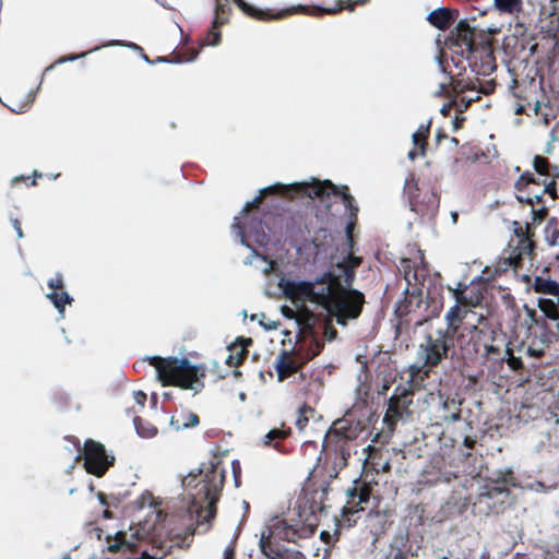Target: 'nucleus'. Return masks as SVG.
<instances>
[{
	"label": "nucleus",
	"mask_w": 559,
	"mask_h": 559,
	"mask_svg": "<svg viewBox=\"0 0 559 559\" xmlns=\"http://www.w3.org/2000/svg\"><path fill=\"white\" fill-rule=\"evenodd\" d=\"M277 286L292 300L310 301L325 307L341 325L358 318L365 304V297L359 290L336 287L326 273L314 281L297 282L281 276Z\"/></svg>",
	"instance_id": "1"
},
{
	"label": "nucleus",
	"mask_w": 559,
	"mask_h": 559,
	"mask_svg": "<svg viewBox=\"0 0 559 559\" xmlns=\"http://www.w3.org/2000/svg\"><path fill=\"white\" fill-rule=\"evenodd\" d=\"M224 479V468L211 463L200 467L197 473L190 472L181 480L186 497L191 500L189 514L195 522L194 531L198 533H205L211 527Z\"/></svg>",
	"instance_id": "2"
},
{
	"label": "nucleus",
	"mask_w": 559,
	"mask_h": 559,
	"mask_svg": "<svg viewBox=\"0 0 559 559\" xmlns=\"http://www.w3.org/2000/svg\"><path fill=\"white\" fill-rule=\"evenodd\" d=\"M284 193L293 198L296 194L306 195L310 199H319L326 207H330V203L326 201L331 194H341L342 201L346 207L352 206L353 198L347 192H341L340 189L334 186L330 180H318L312 178L310 181H294L292 183L283 185L280 182L270 185L261 189L260 194L248 201L240 214L246 215L251 209L258 207L261 203L265 193Z\"/></svg>",
	"instance_id": "3"
},
{
	"label": "nucleus",
	"mask_w": 559,
	"mask_h": 559,
	"mask_svg": "<svg viewBox=\"0 0 559 559\" xmlns=\"http://www.w3.org/2000/svg\"><path fill=\"white\" fill-rule=\"evenodd\" d=\"M147 360L155 367L156 377L163 386L175 385L195 393L204 386L200 379L204 376L203 372L188 358L150 356Z\"/></svg>",
	"instance_id": "4"
},
{
	"label": "nucleus",
	"mask_w": 559,
	"mask_h": 559,
	"mask_svg": "<svg viewBox=\"0 0 559 559\" xmlns=\"http://www.w3.org/2000/svg\"><path fill=\"white\" fill-rule=\"evenodd\" d=\"M452 345L453 337L445 335V333L442 332V328L429 331L417 349L418 359L421 361L417 370L426 366H437L447 357L448 350Z\"/></svg>",
	"instance_id": "5"
},
{
	"label": "nucleus",
	"mask_w": 559,
	"mask_h": 559,
	"mask_svg": "<svg viewBox=\"0 0 559 559\" xmlns=\"http://www.w3.org/2000/svg\"><path fill=\"white\" fill-rule=\"evenodd\" d=\"M84 467L88 474L100 477L112 465L115 457L106 453L105 447L94 440H86L83 449Z\"/></svg>",
	"instance_id": "6"
},
{
	"label": "nucleus",
	"mask_w": 559,
	"mask_h": 559,
	"mask_svg": "<svg viewBox=\"0 0 559 559\" xmlns=\"http://www.w3.org/2000/svg\"><path fill=\"white\" fill-rule=\"evenodd\" d=\"M413 390L412 385H397L388 401V408L384 415V423L394 425L397 420L411 414L409 406L412 401Z\"/></svg>",
	"instance_id": "7"
},
{
	"label": "nucleus",
	"mask_w": 559,
	"mask_h": 559,
	"mask_svg": "<svg viewBox=\"0 0 559 559\" xmlns=\"http://www.w3.org/2000/svg\"><path fill=\"white\" fill-rule=\"evenodd\" d=\"M550 344L551 337L548 326L543 328L542 325H538L534 328V330L525 331V335L520 343L519 350L530 357L539 358L544 356Z\"/></svg>",
	"instance_id": "8"
},
{
	"label": "nucleus",
	"mask_w": 559,
	"mask_h": 559,
	"mask_svg": "<svg viewBox=\"0 0 559 559\" xmlns=\"http://www.w3.org/2000/svg\"><path fill=\"white\" fill-rule=\"evenodd\" d=\"M360 258L349 252L342 261L336 262L326 274L336 287L349 288L355 280V269L360 264Z\"/></svg>",
	"instance_id": "9"
},
{
	"label": "nucleus",
	"mask_w": 559,
	"mask_h": 559,
	"mask_svg": "<svg viewBox=\"0 0 559 559\" xmlns=\"http://www.w3.org/2000/svg\"><path fill=\"white\" fill-rule=\"evenodd\" d=\"M475 28L466 20H461L455 26L456 45L465 47L467 52L475 51Z\"/></svg>",
	"instance_id": "10"
},
{
	"label": "nucleus",
	"mask_w": 559,
	"mask_h": 559,
	"mask_svg": "<svg viewBox=\"0 0 559 559\" xmlns=\"http://www.w3.org/2000/svg\"><path fill=\"white\" fill-rule=\"evenodd\" d=\"M274 368L277 373L278 381H284L288 376L298 370L297 362L288 355L287 352L283 350L276 358Z\"/></svg>",
	"instance_id": "11"
},
{
	"label": "nucleus",
	"mask_w": 559,
	"mask_h": 559,
	"mask_svg": "<svg viewBox=\"0 0 559 559\" xmlns=\"http://www.w3.org/2000/svg\"><path fill=\"white\" fill-rule=\"evenodd\" d=\"M169 424L177 431L185 430L198 426L199 417L192 412L182 409L170 417Z\"/></svg>",
	"instance_id": "12"
},
{
	"label": "nucleus",
	"mask_w": 559,
	"mask_h": 559,
	"mask_svg": "<svg viewBox=\"0 0 559 559\" xmlns=\"http://www.w3.org/2000/svg\"><path fill=\"white\" fill-rule=\"evenodd\" d=\"M427 21L439 29H445L453 21V12L444 7H439L427 15Z\"/></svg>",
	"instance_id": "13"
},
{
	"label": "nucleus",
	"mask_w": 559,
	"mask_h": 559,
	"mask_svg": "<svg viewBox=\"0 0 559 559\" xmlns=\"http://www.w3.org/2000/svg\"><path fill=\"white\" fill-rule=\"evenodd\" d=\"M460 305L455 301V305L452 306L445 313L444 320L447 323V328H442V332L445 333V335H449L454 338L455 333L457 332L460 324L463 320V317L461 316V309Z\"/></svg>",
	"instance_id": "14"
},
{
	"label": "nucleus",
	"mask_w": 559,
	"mask_h": 559,
	"mask_svg": "<svg viewBox=\"0 0 559 559\" xmlns=\"http://www.w3.org/2000/svg\"><path fill=\"white\" fill-rule=\"evenodd\" d=\"M332 433L338 438L337 441H348L356 437V429H352L345 419H338L333 423L332 428L325 435L324 443Z\"/></svg>",
	"instance_id": "15"
},
{
	"label": "nucleus",
	"mask_w": 559,
	"mask_h": 559,
	"mask_svg": "<svg viewBox=\"0 0 559 559\" xmlns=\"http://www.w3.org/2000/svg\"><path fill=\"white\" fill-rule=\"evenodd\" d=\"M245 264H254V266L265 275L273 272L276 265L273 260H269L265 255L258 254L255 250H252L251 254L245 260Z\"/></svg>",
	"instance_id": "16"
},
{
	"label": "nucleus",
	"mask_w": 559,
	"mask_h": 559,
	"mask_svg": "<svg viewBox=\"0 0 559 559\" xmlns=\"http://www.w3.org/2000/svg\"><path fill=\"white\" fill-rule=\"evenodd\" d=\"M453 297L457 304L463 306H476L479 302V296H471L467 294V285L457 282L455 287L451 289Z\"/></svg>",
	"instance_id": "17"
},
{
	"label": "nucleus",
	"mask_w": 559,
	"mask_h": 559,
	"mask_svg": "<svg viewBox=\"0 0 559 559\" xmlns=\"http://www.w3.org/2000/svg\"><path fill=\"white\" fill-rule=\"evenodd\" d=\"M46 297L52 302L57 309L59 319L64 318V307L73 301V298L67 292H55L50 290L46 294Z\"/></svg>",
	"instance_id": "18"
},
{
	"label": "nucleus",
	"mask_w": 559,
	"mask_h": 559,
	"mask_svg": "<svg viewBox=\"0 0 559 559\" xmlns=\"http://www.w3.org/2000/svg\"><path fill=\"white\" fill-rule=\"evenodd\" d=\"M534 289L536 293L559 296V284L547 277L536 276L534 280Z\"/></svg>",
	"instance_id": "19"
},
{
	"label": "nucleus",
	"mask_w": 559,
	"mask_h": 559,
	"mask_svg": "<svg viewBox=\"0 0 559 559\" xmlns=\"http://www.w3.org/2000/svg\"><path fill=\"white\" fill-rule=\"evenodd\" d=\"M523 310L525 312V319L522 323V326L525 328V331L534 330V328L538 325H542L543 328L548 326L546 318L543 316H538L535 309L524 304Z\"/></svg>",
	"instance_id": "20"
},
{
	"label": "nucleus",
	"mask_w": 559,
	"mask_h": 559,
	"mask_svg": "<svg viewBox=\"0 0 559 559\" xmlns=\"http://www.w3.org/2000/svg\"><path fill=\"white\" fill-rule=\"evenodd\" d=\"M369 0H338V4L334 8H317V11L319 13H328V14H335L340 12L343 8L348 9L349 11H354V7L357 4H365Z\"/></svg>",
	"instance_id": "21"
},
{
	"label": "nucleus",
	"mask_w": 559,
	"mask_h": 559,
	"mask_svg": "<svg viewBox=\"0 0 559 559\" xmlns=\"http://www.w3.org/2000/svg\"><path fill=\"white\" fill-rule=\"evenodd\" d=\"M249 235L252 236L254 241L260 246H265L269 242V235L264 231L260 221L251 219Z\"/></svg>",
	"instance_id": "22"
},
{
	"label": "nucleus",
	"mask_w": 559,
	"mask_h": 559,
	"mask_svg": "<svg viewBox=\"0 0 559 559\" xmlns=\"http://www.w3.org/2000/svg\"><path fill=\"white\" fill-rule=\"evenodd\" d=\"M133 425L136 433L142 438H152L157 433V429L152 424L140 417H134Z\"/></svg>",
	"instance_id": "23"
},
{
	"label": "nucleus",
	"mask_w": 559,
	"mask_h": 559,
	"mask_svg": "<svg viewBox=\"0 0 559 559\" xmlns=\"http://www.w3.org/2000/svg\"><path fill=\"white\" fill-rule=\"evenodd\" d=\"M304 336L310 337V345L311 347L313 346V348H311V354H308L307 358H312L313 356L320 353V350L323 347V344L319 342V340L317 338V332L309 324H306L304 326Z\"/></svg>",
	"instance_id": "24"
},
{
	"label": "nucleus",
	"mask_w": 559,
	"mask_h": 559,
	"mask_svg": "<svg viewBox=\"0 0 559 559\" xmlns=\"http://www.w3.org/2000/svg\"><path fill=\"white\" fill-rule=\"evenodd\" d=\"M559 229L557 228V221L549 219L545 227V240L546 242L555 247L558 245Z\"/></svg>",
	"instance_id": "25"
},
{
	"label": "nucleus",
	"mask_w": 559,
	"mask_h": 559,
	"mask_svg": "<svg viewBox=\"0 0 559 559\" xmlns=\"http://www.w3.org/2000/svg\"><path fill=\"white\" fill-rule=\"evenodd\" d=\"M435 60H436V62L438 63V67H439L440 72H441V73H443V74L445 75V81H443V82H441V83L439 84V87H438V90L436 91L435 95H436V96H443V95H448V93H449V91H448V84H449V82H451V81H452V76H451L449 73H447L445 68H444L443 62H442V58H441V56H437V57H435Z\"/></svg>",
	"instance_id": "26"
},
{
	"label": "nucleus",
	"mask_w": 559,
	"mask_h": 559,
	"mask_svg": "<svg viewBox=\"0 0 559 559\" xmlns=\"http://www.w3.org/2000/svg\"><path fill=\"white\" fill-rule=\"evenodd\" d=\"M115 46H120V47H126V48H129L133 51H139V52H142V48L136 45L135 43H132V41H123V40H118V39H112V40H109L103 45H99V46H96L92 49V51H98L103 48H106V47H115Z\"/></svg>",
	"instance_id": "27"
},
{
	"label": "nucleus",
	"mask_w": 559,
	"mask_h": 559,
	"mask_svg": "<svg viewBox=\"0 0 559 559\" xmlns=\"http://www.w3.org/2000/svg\"><path fill=\"white\" fill-rule=\"evenodd\" d=\"M231 231H233V237L235 240H239V242L242 246H245L247 248H251L250 243L247 241L246 233L243 231V228L239 223L238 216H236L234 218V223L231 225Z\"/></svg>",
	"instance_id": "28"
},
{
	"label": "nucleus",
	"mask_w": 559,
	"mask_h": 559,
	"mask_svg": "<svg viewBox=\"0 0 559 559\" xmlns=\"http://www.w3.org/2000/svg\"><path fill=\"white\" fill-rule=\"evenodd\" d=\"M92 49L88 50V51H85V52H82V53H78V55H68V56H63V57H60L59 59H57L52 64H50L49 67H47L44 71V74L47 73L48 71L52 70L55 68V66H58V64H62L64 62H72V61H75L78 59H82L84 57H86L87 55L92 53Z\"/></svg>",
	"instance_id": "29"
},
{
	"label": "nucleus",
	"mask_w": 559,
	"mask_h": 559,
	"mask_svg": "<svg viewBox=\"0 0 559 559\" xmlns=\"http://www.w3.org/2000/svg\"><path fill=\"white\" fill-rule=\"evenodd\" d=\"M527 489L534 492L548 493L557 489L556 484L547 485L539 480H534L527 484Z\"/></svg>",
	"instance_id": "30"
},
{
	"label": "nucleus",
	"mask_w": 559,
	"mask_h": 559,
	"mask_svg": "<svg viewBox=\"0 0 559 559\" xmlns=\"http://www.w3.org/2000/svg\"><path fill=\"white\" fill-rule=\"evenodd\" d=\"M338 442V451H340V457H337L335 465L338 466V468H342L346 466L347 459L350 456V449L347 447V441H337Z\"/></svg>",
	"instance_id": "31"
},
{
	"label": "nucleus",
	"mask_w": 559,
	"mask_h": 559,
	"mask_svg": "<svg viewBox=\"0 0 559 559\" xmlns=\"http://www.w3.org/2000/svg\"><path fill=\"white\" fill-rule=\"evenodd\" d=\"M495 5L499 11L512 13L514 12L519 7L521 1L520 0H493Z\"/></svg>",
	"instance_id": "32"
},
{
	"label": "nucleus",
	"mask_w": 559,
	"mask_h": 559,
	"mask_svg": "<svg viewBox=\"0 0 559 559\" xmlns=\"http://www.w3.org/2000/svg\"><path fill=\"white\" fill-rule=\"evenodd\" d=\"M461 430L463 433V445L467 449H472L476 442L475 439L469 436V432L472 430V423L468 420H464Z\"/></svg>",
	"instance_id": "33"
},
{
	"label": "nucleus",
	"mask_w": 559,
	"mask_h": 559,
	"mask_svg": "<svg viewBox=\"0 0 559 559\" xmlns=\"http://www.w3.org/2000/svg\"><path fill=\"white\" fill-rule=\"evenodd\" d=\"M287 435H288V432H286L284 430L273 428L263 437L262 442H263V444L267 445V444H271V442L274 439H284L287 437Z\"/></svg>",
	"instance_id": "34"
},
{
	"label": "nucleus",
	"mask_w": 559,
	"mask_h": 559,
	"mask_svg": "<svg viewBox=\"0 0 559 559\" xmlns=\"http://www.w3.org/2000/svg\"><path fill=\"white\" fill-rule=\"evenodd\" d=\"M533 167L539 175L548 174V163L547 159L542 156H535L533 159Z\"/></svg>",
	"instance_id": "35"
},
{
	"label": "nucleus",
	"mask_w": 559,
	"mask_h": 559,
	"mask_svg": "<svg viewBox=\"0 0 559 559\" xmlns=\"http://www.w3.org/2000/svg\"><path fill=\"white\" fill-rule=\"evenodd\" d=\"M47 285L51 290L55 292L62 289L64 286L62 274L57 272L51 278L48 280Z\"/></svg>",
	"instance_id": "36"
},
{
	"label": "nucleus",
	"mask_w": 559,
	"mask_h": 559,
	"mask_svg": "<svg viewBox=\"0 0 559 559\" xmlns=\"http://www.w3.org/2000/svg\"><path fill=\"white\" fill-rule=\"evenodd\" d=\"M535 179L531 174H523L520 176V178L515 181L514 186L518 191H522L527 185L535 183Z\"/></svg>",
	"instance_id": "37"
},
{
	"label": "nucleus",
	"mask_w": 559,
	"mask_h": 559,
	"mask_svg": "<svg viewBox=\"0 0 559 559\" xmlns=\"http://www.w3.org/2000/svg\"><path fill=\"white\" fill-rule=\"evenodd\" d=\"M543 199V193H534L533 195H527V197H524V195H521V194H518L516 195V200L520 202V203H526L531 206H533L535 203H539Z\"/></svg>",
	"instance_id": "38"
},
{
	"label": "nucleus",
	"mask_w": 559,
	"mask_h": 559,
	"mask_svg": "<svg viewBox=\"0 0 559 559\" xmlns=\"http://www.w3.org/2000/svg\"><path fill=\"white\" fill-rule=\"evenodd\" d=\"M506 354L508 355L507 357V362L508 365L513 369V370H518L520 368H522L523 364H522V360L520 357H515L511 349L510 348H507L506 349Z\"/></svg>",
	"instance_id": "39"
},
{
	"label": "nucleus",
	"mask_w": 559,
	"mask_h": 559,
	"mask_svg": "<svg viewBox=\"0 0 559 559\" xmlns=\"http://www.w3.org/2000/svg\"><path fill=\"white\" fill-rule=\"evenodd\" d=\"M259 546H260V549L261 551L270 559H274L275 558V552L273 551V549L267 545V542L264 539V535L261 536L260 540H259Z\"/></svg>",
	"instance_id": "40"
},
{
	"label": "nucleus",
	"mask_w": 559,
	"mask_h": 559,
	"mask_svg": "<svg viewBox=\"0 0 559 559\" xmlns=\"http://www.w3.org/2000/svg\"><path fill=\"white\" fill-rule=\"evenodd\" d=\"M319 328L322 330V334L328 341H332L336 337L337 332L333 326L322 323Z\"/></svg>",
	"instance_id": "41"
},
{
	"label": "nucleus",
	"mask_w": 559,
	"mask_h": 559,
	"mask_svg": "<svg viewBox=\"0 0 559 559\" xmlns=\"http://www.w3.org/2000/svg\"><path fill=\"white\" fill-rule=\"evenodd\" d=\"M245 356V350H240L236 355L229 354L228 357L226 358V364H228L229 366H237L241 362Z\"/></svg>",
	"instance_id": "42"
},
{
	"label": "nucleus",
	"mask_w": 559,
	"mask_h": 559,
	"mask_svg": "<svg viewBox=\"0 0 559 559\" xmlns=\"http://www.w3.org/2000/svg\"><path fill=\"white\" fill-rule=\"evenodd\" d=\"M514 233L518 236V238H520L521 242H527V247L530 249L533 248V243L528 240L527 233L521 226H518V228L514 229Z\"/></svg>",
	"instance_id": "43"
},
{
	"label": "nucleus",
	"mask_w": 559,
	"mask_h": 559,
	"mask_svg": "<svg viewBox=\"0 0 559 559\" xmlns=\"http://www.w3.org/2000/svg\"><path fill=\"white\" fill-rule=\"evenodd\" d=\"M546 212H547V210H546V207H544V206H543V207H540V209H538V210H534V209H533V210H532V218H533V222H534V223H540V222L544 219V217H545V215H546Z\"/></svg>",
	"instance_id": "44"
},
{
	"label": "nucleus",
	"mask_w": 559,
	"mask_h": 559,
	"mask_svg": "<svg viewBox=\"0 0 559 559\" xmlns=\"http://www.w3.org/2000/svg\"><path fill=\"white\" fill-rule=\"evenodd\" d=\"M305 411H306V408H301V409L299 411V413H300V414H299V416H298V418H297V420H296V423H295V425H296L300 430H302V429L306 427L307 423H308V417L304 415V412H305Z\"/></svg>",
	"instance_id": "45"
},
{
	"label": "nucleus",
	"mask_w": 559,
	"mask_h": 559,
	"mask_svg": "<svg viewBox=\"0 0 559 559\" xmlns=\"http://www.w3.org/2000/svg\"><path fill=\"white\" fill-rule=\"evenodd\" d=\"M412 141H413V144L414 145H419L420 148H421V154L425 153V139H423L420 135H419V132H414L412 134Z\"/></svg>",
	"instance_id": "46"
},
{
	"label": "nucleus",
	"mask_w": 559,
	"mask_h": 559,
	"mask_svg": "<svg viewBox=\"0 0 559 559\" xmlns=\"http://www.w3.org/2000/svg\"><path fill=\"white\" fill-rule=\"evenodd\" d=\"M133 399L138 405L143 407L146 401V394L142 391H133Z\"/></svg>",
	"instance_id": "47"
},
{
	"label": "nucleus",
	"mask_w": 559,
	"mask_h": 559,
	"mask_svg": "<svg viewBox=\"0 0 559 559\" xmlns=\"http://www.w3.org/2000/svg\"><path fill=\"white\" fill-rule=\"evenodd\" d=\"M230 11V7L226 3V1L222 2V0L217 1L215 7V12L219 14H227Z\"/></svg>",
	"instance_id": "48"
},
{
	"label": "nucleus",
	"mask_w": 559,
	"mask_h": 559,
	"mask_svg": "<svg viewBox=\"0 0 559 559\" xmlns=\"http://www.w3.org/2000/svg\"><path fill=\"white\" fill-rule=\"evenodd\" d=\"M123 545L124 544L120 540L119 536H117V538L112 543H109L108 550L111 552H117Z\"/></svg>",
	"instance_id": "49"
},
{
	"label": "nucleus",
	"mask_w": 559,
	"mask_h": 559,
	"mask_svg": "<svg viewBox=\"0 0 559 559\" xmlns=\"http://www.w3.org/2000/svg\"><path fill=\"white\" fill-rule=\"evenodd\" d=\"M460 419H461L460 411L452 412L449 415L443 416L444 423H455V421H459Z\"/></svg>",
	"instance_id": "50"
},
{
	"label": "nucleus",
	"mask_w": 559,
	"mask_h": 559,
	"mask_svg": "<svg viewBox=\"0 0 559 559\" xmlns=\"http://www.w3.org/2000/svg\"><path fill=\"white\" fill-rule=\"evenodd\" d=\"M493 87H495V83L492 81H488V82H486L485 85H481L479 87L478 92H480L481 94L488 95L489 93H491L493 91Z\"/></svg>",
	"instance_id": "51"
},
{
	"label": "nucleus",
	"mask_w": 559,
	"mask_h": 559,
	"mask_svg": "<svg viewBox=\"0 0 559 559\" xmlns=\"http://www.w3.org/2000/svg\"><path fill=\"white\" fill-rule=\"evenodd\" d=\"M227 22V19L224 16V14H219L215 12V16L213 20V28H216L219 25H223Z\"/></svg>",
	"instance_id": "52"
},
{
	"label": "nucleus",
	"mask_w": 559,
	"mask_h": 559,
	"mask_svg": "<svg viewBox=\"0 0 559 559\" xmlns=\"http://www.w3.org/2000/svg\"><path fill=\"white\" fill-rule=\"evenodd\" d=\"M11 224H12V227L15 229L16 231V236L19 239L23 238L24 235H23V230L21 228V224L19 222L17 218H11Z\"/></svg>",
	"instance_id": "53"
},
{
	"label": "nucleus",
	"mask_w": 559,
	"mask_h": 559,
	"mask_svg": "<svg viewBox=\"0 0 559 559\" xmlns=\"http://www.w3.org/2000/svg\"><path fill=\"white\" fill-rule=\"evenodd\" d=\"M540 193H549L552 198L556 195V186L555 182L551 181L547 185H545L543 191Z\"/></svg>",
	"instance_id": "54"
},
{
	"label": "nucleus",
	"mask_w": 559,
	"mask_h": 559,
	"mask_svg": "<svg viewBox=\"0 0 559 559\" xmlns=\"http://www.w3.org/2000/svg\"><path fill=\"white\" fill-rule=\"evenodd\" d=\"M429 128H430V121H428L426 124H420L416 132H419V135L423 139H426L429 133Z\"/></svg>",
	"instance_id": "55"
},
{
	"label": "nucleus",
	"mask_w": 559,
	"mask_h": 559,
	"mask_svg": "<svg viewBox=\"0 0 559 559\" xmlns=\"http://www.w3.org/2000/svg\"><path fill=\"white\" fill-rule=\"evenodd\" d=\"M210 34L213 36L212 41L210 43L211 46H217L221 41V32L218 31H211Z\"/></svg>",
	"instance_id": "56"
},
{
	"label": "nucleus",
	"mask_w": 559,
	"mask_h": 559,
	"mask_svg": "<svg viewBox=\"0 0 559 559\" xmlns=\"http://www.w3.org/2000/svg\"><path fill=\"white\" fill-rule=\"evenodd\" d=\"M346 235H347V242H348L349 250L353 251L354 241H353L352 226L350 225H347V227H346Z\"/></svg>",
	"instance_id": "57"
},
{
	"label": "nucleus",
	"mask_w": 559,
	"mask_h": 559,
	"mask_svg": "<svg viewBox=\"0 0 559 559\" xmlns=\"http://www.w3.org/2000/svg\"><path fill=\"white\" fill-rule=\"evenodd\" d=\"M154 63H173V62H181L180 59H176V60H169L167 57H157L156 59L153 60Z\"/></svg>",
	"instance_id": "58"
},
{
	"label": "nucleus",
	"mask_w": 559,
	"mask_h": 559,
	"mask_svg": "<svg viewBox=\"0 0 559 559\" xmlns=\"http://www.w3.org/2000/svg\"><path fill=\"white\" fill-rule=\"evenodd\" d=\"M358 497V503L367 502L369 499V495L366 490H361L360 492H357Z\"/></svg>",
	"instance_id": "59"
},
{
	"label": "nucleus",
	"mask_w": 559,
	"mask_h": 559,
	"mask_svg": "<svg viewBox=\"0 0 559 559\" xmlns=\"http://www.w3.org/2000/svg\"><path fill=\"white\" fill-rule=\"evenodd\" d=\"M224 559H234V548L231 546L224 549Z\"/></svg>",
	"instance_id": "60"
},
{
	"label": "nucleus",
	"mask_w": 559,
	"mask_h": 559,
	"mask_svg": "<svg viewBox=\"0 0 559 559\" xmlns=\"http://www.w3.org/2000/svg\"><path fill=\"white\" fill-rule=\"evenodd\" d=\"M451 107H452V104H451V103H449V104H444V105L440 108V114H441L443 117L449 116L450 110H451Z\"/></svg>",
	"instance_id": "61"
},
{
	"label": "nucleus",
	"mask_w": 559,
	"mask_h": 559,
	"mask_svg": "<svg viewBox=\"0 0 559 559\" xmlns=\"http://www.w3.org/2000/svg\"><path fill=\"white\" fill-rule=\"evenodd\" d=\"M260 323L264 326V329L266 331H272V330H275L277 328V323L274 322V321H270L269 323H263L260 321Z\"/></svg>",
	"instance_id": "62"
},
{
	"label": "nucleus",
	"mask_w": 559,
	"mask_h": 559,
	"mask_svg": "<svg viewBox=\"0 0 559 559\" xmlns=\"http://www.w3.org/2000/svg\"><path fill=\"white\" fill-rule=\"evenodd\" d=\"M552 150H554V143L547 142L546 145H545L544 152L546 154L550 155L552 153Z\"/></svg>",
	"instance_id": "63"
},
{
	"label": "nucleus",
	"mask_w": 559,
	"mask_h": 559,
	"mask_svg": "<svg viewBox=\"0 0 559 559\" xmlns=\"http://www.w3.org/2000/svg\"><path fill=\"white\" fill-rule=\"evenodd\" d=\"M273 447H274L275 450H277V451L282 452V453H287L288 452V450L286 448L282 447V444L280 442H275L273 444Z\"/></svg>",
	"instance_id": "64"
}]
</instances>
